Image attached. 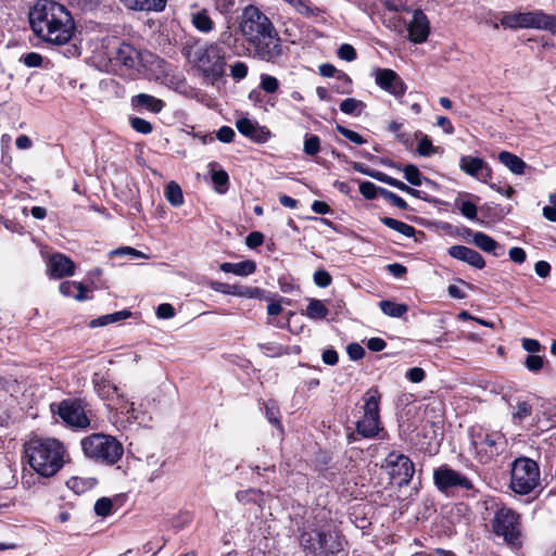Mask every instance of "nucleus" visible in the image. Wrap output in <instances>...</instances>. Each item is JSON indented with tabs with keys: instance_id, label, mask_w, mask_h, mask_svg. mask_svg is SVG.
Wrapping results in <instances>:
<instances>
[{
	"instance_id": "f257e3e1",
	"label": "nucleus",
	"mask_w": 556,
	"mask_h": 556,
	"mask_svg": "<svg viewBox=\"0 0 556 556\" xmlns=\"http://www.w3.org/2000/svg\"><path fill=\"white\" fill-rule=\"evenodd\" d=\"M239 29L254 59L277 64L285 54L282 40L270 18L256 5H247Z\"/></svg>"
},
{
	"instance_id": "f03ea898",
	"label": "nucleus",
	"mask_w": 556,
	"mask_h": 556,
	"mask_svg": "<svg viewBox=\"0 0 556 556\" xmlns=\"http://www.w3.org/2000/svg\"><path fill=\"white\" fill-rule=\"evenodd\" d=\"M28 22L35 36L50 46L68 43L76 31L71 11L54 0H37L29 9Z\"/></svg>"
},
{
	"instance_id": "7ed1b4c3",
	"label": "nucleus",
	"mask_w": 556,
	"mask_h": 556,
	"mask_svg": "<svg viewBox=\"0 0 556 556\" xmlns=\"http://www.w3.org/2000/svg\"><path fill=\"white\" fill-rule=\"evenodd\" d=\"M65 447L61 441L49 437L30 435L23 444V463L38 476H55L64 465Z\"/></svg>"
},
{
	"instance_id": "20e7f679",
	"label": "nucleus",
	"mask_w": 556,
	"mask_h": 556,
	"mask_svg": "<svg viewBox=\"0 0 556 556\" xmlns=\"http://www.w3.org/2000/svg\"><path fill=\"white\" fill-rule=\"evenodd\" d=\"M300 544L307 556H348V542L337 531H302Z\"/></svg>"
},
{
	"instance_id": "39448f33",
	"label": "nucleus",
	"mask_w": 556,
	"mask_h": 556,
	"mask_svg": "<svg viewBox=\"0 0 556 556\" xmlns=\"http://www.w3.org/2000/svg\"><path fill=\"white\" fill-rule=\"evenodd\" d=\"M470 447L473 458L481 465L494 462L505 450L506 440L497 431H491L481 425H473L468 429Z\"/></svg>"
},
{
	"instance_id": "423d86ee",
	"label": "nucleus",
	"mask_w": 556,
	"mask_h": 556,
	"mask_svg": "<svg viewBox=\"0 0 556 556\" xmlns=\"http://www.w3.org/2000/svg\"><path fill=\"white\" fill-rule=\"evenodd\" d=\"M80 445L87 458L106 466L117 464L124 455L123 444L115 437L102 432L83 438Z\"/></svg>"
},
{
	"instance_id": "0eeeda50",
	"label": "nucleus",
	"mask_w": 556,
	"mask_h": 556,
	"mask_svg": "<svg viewBox=\"0 0 556 556\" xmlns=\"http://www.w3.org/2000/svg\"><path fill=\"white\" fill-rule=\"evenodd\" d=\"M88 407L89 403L85 397L72 396L51 403L50 412L53 417L58 416L65 427L79 431L91 427Z\"/></svg>"
},
{
	"instance_id": "6e6552de",
	"label": "nucleus",
	"mask_w": 556,
	"mask_h": 556,
	"mask_svg": "<svg viewBox=\"0 0 556 556\" xmlns=\"http://www.w3.org/2000/svg\"><path fill=\"white\" fill-rule=\"evenodd\" d=\"M194 66L201 76L215 84L220 80L226 71V61L218 42H210L194 51Z\"/></svg>"
},
{
	"instance_id": "1a4fd4ad",
	"label": "nucleus",
	"mask_w": 556,
	"mask_h": 556,
	"mask_svg": "<svg viewBox=\"0 0 556 556\" xmlns=\"http://www.w3.org/2000/svg\"><path fill=\"white\" fill-rule=\"evenodd\" d=\"M539 464L527 456H519L510 464L509 488L519 495H528L540 485Z\"/></svg>"
},
{
	"instance_id": "9d476101",
	"label": "nucleus",
	"mask_w": 556,
	"mask_h": 556,
	"mask_svg": "<svg viewBox=\"0 0 556 556\" xmlns=\"http://www.w3.org/2000/svg\"><path fill=\"white\" fill-rule=\"evenodd\" d=\"M500 22L504 28H532L556 34V15L547 14L543 10L503 12Z\"/></svg>"
},
{
	"instance_id": "9b49d317",
	"label": "nucleus",
	"mask_w": 556,
	"mask_h": 556,
	"mask_svg": "<svg viewBox=\"0 0 556 556\" xmlns=\"http://www.w3.org/2000/svg\"><path fill=\"white\" fill-rule=\"evenodd\" d=\"M492 531L502 536L509 546L521 545V516L515 509L505 505L498 507L491 520Z\"/></svg>"
},
{
	"instance_id": "f8f14e48",
	"label": "nucleus",
	"mask_w": 556,
	"mask_h": 556,
	"mask_svg": "<svg viewBox=\"0 0 556 556\" xmlns=\"http://www.w3.org/2000/svg\"><path fill=\"white\" fill-rule=\"evenodd\" d=\"M104 48L105 55L113 66L135 70L141 64V51L125 40L113 38Z\"/></svg>"
},
{
	"instance_id": "ddd939ff",
	"label": "nucleus",
	"mask_w": 556,
	"mask_h": 556,
	"mask_svg": "<svg viewBox=\"0 0 556 556\" xmlns=\"http://www.w3.org/2000/svg\"><path fill=\"white\" fill-rule=\"evenodd\" d=\"M381 467L399 486L408 485L415 473V465L410 458L397 451L390 452Z\"/></svg>"
},
{
	"instance_id": "4468645a",
	"label": "nucleus",
	"mask_w": 556,
	"mask_h": 556,
	"mask_svg": "<svg viewBox=\"0 0 556 556\" xmlns=\"http://www.w3.org/2000/svg\"><path fill=\"white\" fill-rule=\"evenodd\" d=\"M433 482L442 493H448L456 489L465 491L475 489L472 481L466 475L453 469L447 464L441 465L433 470Z\"/></svg>"
},
{
	"instance_id": "2eb2a0df",
	"label": "nucleus",
	"mask_w": 556,
	"mask_h": 556,
	"mask_svg": "<svg viewBox=\"0 0 556 556\" xmlns=\"http://www.w3.org/2000/svg\"><path fill=\"white\" fill-rule=\"evenodd\" d=\"M376 84L395 98H402L407 89L400 75L391 68H377L375 72Z\"/></svg>"
},
{
	"instance_id": "dca6fc26",
	"label": "nucleus",
	"mask_w": 556,
	"mask_h": 556,
	"mask_svg": "<svg viewBox=\"0 0 556 556\" xmlns=\"http://www.w3.org/2000/svg\"><path fill=\"white\" fill-rule=\"evenodd\" d=\"M74 261L64 253L54 252L47 261V274L50 279H63L75 274Z\"/></svg>"
},
{
	"instance_id": "f3484780",
	"label": "nucleus",
	"mask_w": 556,
	"mask_h": 556,
	"mask_svg": "<svg viewBox=\"0 0 556 556\" xmlns=\"http://www.w3.org/2000/svg\"><path fill=\"white\" fill-rule=\"evenodd\" d=\"M460 169L471 177L478 178L484 184L492 179V168L481 157L463 155L459 160Z\"/></svg>"
},
{
	"instance_id": "a211bd4d",
	"label": "nucleus",
	"mask_w": 556,
	"mask_h": 556,
	"mask_svg": "<svg viewBox=\"0 0 556 556\" xmlns=\"http://www.w3.org/2000/svg\"><path fill=\"white\" fill-rule=\"evenodd\" d=\"M236 127L242 136L255 143H265L271 136L267 127L261 126L257 122L251 121L248 117L237 119Z\"/></svg>"
},
{
	"instance_id": "6ab92c4d",
	"label": "nucleus",
	"mask_w": 556,
	"mask_h": 556,
	"mask_svg": "<svg viewBox=\"0 0 556 556\" xmlns=\"http://www.w3.org/2000/svg\"><path fill=\"white\" fill-rule=\"evenodd\" d=\"M408 38L414 43L425 42L430 34V22L422 10L414 11L413 18L407 27Z\"/></svg>"
},
{
	"instance_id": "aec40b11",
	"label": "nucleus",
	"mask_w": 556,
	"mask_h": 556,
	"mask_svg": "<svg viewBox=\"0 0 556 556\" xmlns=\"http://www.w3.org/2000/svg\"><path fill=\"white\" fill-rule=\"evenodd\" d=\"M447 253L451 257L467 263L477 269H482L485 267V261L483 256L476 250L466 245H452L448 248Z\"/></svg>"
},
{
	"instance_id": "412c9836",
	"label": "nucleus",
	"mask_w": 556,
	"mask_h": 556,
	"mask_svg": "<svg viewBox=\"0 0 556 556\" xmlns=\"http://www.w3.org/2000/svg\"><path fill=\"white\" fill-rule=\"evenodd\" d=\"M93 390L103 401H113L119 397L118 388L108 377L94 372L91 378Z\"/></svg>"
},
{
	"instance_id": "4be33fe9",
	"label": "nucleus",
	"mask_w": 556,
	"mask_h": 556,
	"mask_svg": "<svg viewBox=\"0 0 556 556\" xmlns=\"http://www.w3.org/2000/svg\"><path fill=\"white\" fill-rule=\"evenodd\" d=\"M59 291L63 296L74 298L79 302L93 298L88 287L79 281L64 280L59 285Z\"/></svg>"
},
{
	"instance_id": "5701e85b",
	"label": "nucleus",
	"mask_w": 556,
	"mask_h": 556,
	"mask_svg": "<svg viewBox=\"0 0 556 556\" xmlns=\"http://www.w3.org/2000/svg\"><path fill=\"white\" fill-rule=\"evenodd\" d=\"M134 110L141 112L143 110L157 114L165 108V102L148 93H138L130 100Z\"/></svg>"
},
{
	"instance_id": "b1692460",
	"label": "nucleus",
	"mask_w": 556,
	"mask_h": 556,
	"mask_svg": "<svg viewBox=\"0 0 556 556\" xmlns=\"http://www.w3.org/2000/svg\"><path fill=\"white\" fill-rule=\"evenodd\" d=\"M472 243L483 252L491 253L496 257H500L505 253V249L502 244L481 231H476L473 233Z\"/></svg>"
},
{
	"instance_id": "393cba45",
	"label": "nucleus",
	"mask_w": 556,
	"mask_h": 556,
	"mask_svg": "<svg viewBox=\"0 0 556 556\" xmlns=\"http://www.w3.org/2000/svg\"><path fill=\"white\" fill-rule=\"evenodd\" d=\"M128 10L144 12H162L167 0H119Z\"/></svg>"
},
{
	"instance_id": "a878e982",
	"label": "nucleus",
	"mask_w": 556,
	"mask_h": 556,
	"mask_svg": "<svg viewBox=\"0 0 556 556\" xmlns=\"http://www.w3.org/2000/svg\"><path fill=\"white\" fill-rule=\"evenodd\" d=\"M364 415L380 418L381 393L377 387L369 388L364 396Z\"/></svg>"
},
{
	"instance_id": "bb28decb",
	"label": "nucleus",
	"mask_w": 556,
	"mask_h": 556,
	"mask_svg": "<svg viewBox=\"0 0 556 556\" xmlns=\"http://www.w3.org/2000/svg\"><path fill=\"white\" fill-rule=\"evenodd\" d=\"M380 418L364 415L362 419L356 422V433L361 438L372 439L380 432Z\"/></svg>"
},
{
	"instance_id": "cd10ccee",
	"label": "nucleus",
	"mask_w": 556,
	"mask_h": 556,
	"mask_svg": "<svg viewBox=\"0 0 556 556\" xmlns=\"http://www.w3.org/2000/svg\"><path fill=\"white\" fill-rule=\"evenodd\" d=\"M219 269L227 274H233L241 277L253 275L256 271V263L252 260H245L239 263H222Z\"/></svg>"
},
{
	"instance_id": "c85d7f7f",
	"label": "nucleus",
	"mask_w": 556,
	"mask_h": 556,
	"mask_svg": "<svg viewBox=\"0 0 556 556\" xmlns=\"http://www.w3.org/2000/svg\"><path fill=\"white\" fill-rule=\"evenodd\" d=\"M498 161L515 175L525 174V169L528 167L521 157L509 151H501L498 153Z\"/></svg>"
},
{
	"instance_id": "c756f323",
	"label": "nucleus",
	"mask_w": 556,
	"mask_h": 556,
	"mask_svg": "<svg viewBox=\"0 0 556 556\" xmlns=\"http://www.w3.org/2000/svg\"><path fill=\"white\" fill-rule=\"evenodd\" d=\"M191 23L198 31L203 34H208L215 28V22L210 16L207 9L192 13Z\"/></svg>"
},
{
	"instance_id": "7c9ffc66",
	"label": "nucleus",
	"mask_w": 556,
	"mask_h": 556,
	"mask_svg": "<svg viewBox=\"0 0 556 556\" xmlns=\"http://www.w3.org/2000/svg\"><path fill=\"white\" fill-rule=\"evenodd\" d=\"M397 169L404 173V178L413 186H421L422 181L427 184H434L431 179L425 177L419 168L414 164H407L405 166L394 165Z\"/></svg>"
},
{
	"instance_id": "2f4dec72",
	"label": "nucleus",
	"mask_w": 556,
	"mask_h": 556,
	"mask_svg": "<svg viewBox=\"0 0 556 556\" xmlns=\"http://www.w3.org/2000/svg\"><path fill=\"white\" fill-rule=\"evenodd\" d=\"M236 498L243 505L255 504L260 507L264 504V493L260 489L240 490L236 493Z\"/></svg>"
},
{
	"instance_id": "473e14b6",
	"label": "nucleus",
	"mask_w": 556,
	"mask_h": 556,
	"mask_svg": "<svg viewBox=\"0 0 556 556\" xmlns=\"http://www.w3.org/2000/svg\"><path fill=\"white\" fill-rule=\"evenodd\" d=\"M130 316H131V312L129 309H123V311H118V312H115L112 314H106V315L97 317L94 319H91L88 326L90 328L103 327L109 324H113V323H117V321L127 319Z\"/></svg>"
},
{
	"instance_id": "72a5a7b5",
	"label": "nucleus",
	"mask_w": 556,
	"mask_h": 556,
	"mask_svg": "<svg viewBox=\"0 0 556 556\" xmlns=\"http://www.w3.org/2000/svg\"><path fill=\"white\" fill-rule=\"evenodd\" d=\"M302 314L307 316L309 319L318 320L325 319L329 314V309L321 300L313 298L308 299L306 309Z\"/></svg>"
},
{
	"instance_id": "f704fd0d",
	"label": "nucleus",
	"mask_w": 556,
	"mask_h": 556,
	"mask_svg": "<svg viewBox=\"0 0 556 556\" xmlns=\"http://www.w3.org/2000/svg\"><path fill=\"white\" fill-rule=\"evenodd\" d=\"M379 307L384 315L394 318H401L408 312V305L404 303H396L391 300L380 301Z\"/></svg>"
},
{
	"instance_id": "c9c22d12",
	"label": "nucleus",
	"mask_w": 556,
	"mask_h": 556,
	"mask_svg": "<svg viewBox=\"0 0 556 556\" xmlns=\"http://www.w3.org/2000/svg\"><path fill=\"white\" fill-rule=\"evenodd\" d=\"M379 220L390 229H393L408 238L414 237L417 232L413 226L392 217L381 216L379 217Z\"/></svg>"
},
{
	"instance_id": "e433bc0d",
	"label": "nucleus",
	"mask_w": 556,
	"mask_h": 556,
	"mask_svg": "<svg viewBox=\"0 0 556 556\" xmlns=\"http://www.w3.org/2000/svg\"><path fill=\"white\" fill-rule=\"evenodd\" d=\"M212 182L217 193L224 194L229 189V175L225 169L214 170L212 169Z\"/></svg>"
},
{
	"instance_id": "4c0bfd02",
	"label": "nucleus",
	"mask_w": 556,
	"mask_h": 556,
	"mask_svg": "<svg viewBox=\"0 0 556 556\" xmlns=\"http://www.w3.org/2000/svg\"><path fill=\"white\" fill-rule=\"evenodd\" d=\"M165 198L173 206H180L184 203V194L176 181H170L165 188Z\"/></svg>"
},
{
	"instance_id": "58836bf2",
	"label": "nucleus",
	"mask_w": 556,
	"mask_h": 556,
	"mask_svg": "<svg viewBox=\"0 0 556 556\" xmlns=\"http://www.w3.org/2000/svg\"><path fill=\"white\" fill-rule=\"evenodd\" d=\"M415 137H420V140L417 146V153L421 156H430L432 154L438 153L439 147L432 144L431 139L424 135L420 130L416 131Z\"/></svg>"
},
{
	"instance_id": "ea45409f",
	"label": "nucleus",
	"mask_w": 556,
	"mask_h": 556,
	"mask_svg": "<svg viewBox=\"0 0 556 556\" xmlns=\"http://www.w3.org/2000/svg\"><path fill=\"white\" fill-rule=\"evenodd\" d=\"M365 106H366V104L363 101L357 100L355 98L344 99L340 103L341 112H343L344 114L354 115V116L361 115Z\"/></svg>"
},
{
	"instance_id": "a19ab883",
	"label": "nucleus",
	"mask_w": 556,
	"mask_h": 556,
	"mask_svg": "<svg viewBox=\"0 0 556 556\" xmlns=\"http://www.w3.org/2000/svg\"><path fill=\"white\" fill-rule=\"evenodd\" d=\"M515 408L516 410L513 413V422L515 425H521L533 412L532 405L527 401H518Z\"/></svg>"
},
{
	"instance_id": "79ce46f5",
	"label": "nucleus",
	"mask_w": 556,
	"mask_h": 556,
	"mask_svg": "<svg viewBox=\"0 0 556 556\" xmlns=\"http://www.w3.org/2000/svg\"><path fill=\"white\" fill-rule=\"evenodd\" d=\"M238 296L247 299H256L260 301H269L270 298L267 295V291L258 287L240 286Z\"/></svg>"
},
{
	"instance_id": "37998d69",
	"label": "nucleus",
	"mask_w": 556,
	"mask_h": 556,
	"mask_svg": "<svg viewBox=\"0 0 556 556\" xmlns=\"http://www.w3.org/2000/svg\"><path fill=\"white\" fill-rule=\"evenodd\" d=\"M387 192L386 188L378 187L371 181H362L359 184V193L366 199V200H374L378 195L382 197V193Z\"/></svg>"
},
{
	"instance_id": "c03bdc74",
	"label": "nucleus",
	"mask_w": 556,
	"mask_h": 556,
	"mask_svg": "<svg viewBox=\"0 0 556 556\" xmlns=\"http://www.w3.org/2000/svg\"><path fill=\"white\" fill-rule=\"evenodd\" d=\"M351 77L344 73L339 72L336 76V84L332 86V90L337 93L349 94L353 91Z\"/></svg>"
},
{
	"instance_id": "a18cd8bd",
	"label": "nucleus",
	"mask_w": 556,
	"mask_h": 556,
	"mask_svg": "<svg viewBox=\"0 0 556 556\" xmlns=\"http://www.w3.org/2000/svg\"><path fill=\"white\" fill-rule=\"evenodd\" d=\"M303 152L308 156H315L320 152V138L314 134L304 137Z\"/></svg>"
},
{
	"instance_id": "49530a36",
	"label": "nucleus",
	"mask_w": 556,
	"mask_h": 556,
	"mask_svg": "<svg viewBox=\"0 0 556 556\" xmlns=\"http://www.w3.org/2000/svg\"><path fill=\"white\" fill-rule=\"evenodd\" d=\"M208 286L215 292H219V293L227 294V295H237L238 296V292L240 291L241 285H239V283L230 285V283H226V282L212 280L208 283Z\"/></svg>"
},
{
	"instance_id": "de8ad7c7",
	"label": "nucleus",
	"mask_w": 556,
	"mask_h": 556,
	"mask_svg": "<svg viewBox=\"0 0 556 556\" xmlns=\"http://www.w3.org/2000/svg\"><path fill=\"white\" fill-rule=\"evenodd\" d=\"M131 128L142 135H149L153 131V125L144 118L134 116L129 118Z\"/></svg>"
},
{
	"instance_id": "09e8293b",
	"label": "nucleus",
	"mask_w": 556,
	"mask_h": 556,
	"mask_svg": "<svg viewBox=\"0 0 556 556\" xmlns=\"http://www.w3.org/2000/svg\"><path fill=\"white\" fill-rule=\"evenodd\" d=\"M113 502L109 497H101L94 504V513L99 517H108L112 514Z\"/></svg>"
},
{
	"instance_id": "8fccbe9b",
	"label": "nucleus",
	"mask_w": 556,
	"mask_h": 556,
	"mask_svg": "<svg viewBox=\"0 0 556 556\" xmlns=\"http://www.w3.org/2000/svg\"><path fill=\"white\" fill-rule=\"evenodd\" d=\"M260 87L266 93H275L279 89V81L275 76L262 74Z\"/></svg>"
},
{
	"instance_id": "3c124183",
	"label": "nucleus",
	"mask_w": 556,
	"mask_h": 556,
	"mask_svg": "<svg viewBox=\"0 0 556 556\" xmlns=\"http://www.w3.org/2000/svg\"><path fill=\"white\" fill-rule=\"evenodd\" d=\"M544 357L536 354L528 355L525 359L526 368L533 374L540 372L544 367Z\"/></svg>"
},
{
	"instance_id": "603ef678",
	"label": "nucleus",
	"mask_w": 556,
	"mask_h": 556,
	"mask_svg": "<svg viewBox=\"0 0 556 556\" xmlns=\"http://www.w3.org/2000/svg\"><path fill=\"white\" fill-rule=\"evenodd\" d=\"M336 130L355 144H363L366 140L358 132L351 130L343 125L337 124Z\"/></svg>"
},
{
	"instance_id": "864d4df0",
	"label": "nucleus",
	"mask_w": 556,
	"mask_h": 556,
	"mask_svg": "<svg viewBox=\"0 0 556 556\" xmlns=\"http://www.w3.org/2000/svg\"><path fill=\"white\" fill-rule=\"evenodd\" d=\"M399 190H401L402 192H405L416 199H420L422 201H426V202H432V198L426 193L425 191H421V190H418V189H415L406 184H404L403 181L400 182L399 185Z\"/></svg>"
},
{
	"instance_id": "5fc2aeb1",
	"label": "nucleus",
	"mask_w": 556,
	"mask_h": 556,
	"mask_svg": "<svg viewBox=\"0 0 556 556\" xmlns=\"http://www.w3.org/2000/svg\"><path fill=\"white\" fill-rule=\"evenodd\" d=\"M382 198L388 201L391 205L400 208V210H412L407 202L397 195L396 193L387 189V192L382 193Z\"/></svg>"
},
{
	"instance_id": "6e6d98bb",
	"label": "nucleus",
	"mask_w": 556,
	"mask_h": 556,
	"mask_svg": "<svg viewBox=\"0 0 556 556\" xmlns=\"http://www.w3.org/2000/svg\"><path fill=\"white\" fill-rule=\"evenodd\" d=\"M484 217L492 219H502L505 215L503 207L500 204H485L482 207Z\"/></svg>"
},
{
	"instance_id": "4d7b16f0",
	"label": "nucleus",
	"mask_w": 556,
	"mask_h": 556,
	"mask_svg": "<svg viewBox=\"0 0 556 556\" xmlns=\"http://www.w3.org/2000/svg\"><path fill=\"white\" fill-rule=\"evenodd\" d=\"M314 282L319 288H327L332 282L331 275L324 268L317 269L313 276Z\"/></svg>"
},
{
	"instance_id": "13d9d810",
	"label": "nucleus",
	"mask_w": 556,
	"mask_h": 556,
	"mask_svg": "<svg viewBox=\"0 0 556 556\" xmlns=\"http://www.w3.org/2000/svg\"><path fill=\"white\" fill-rule=\"evenodd\" d=\"M337 54L341 60H344L346 62H352L357 58V52L355 48L350 43H342L339 47Z\"/></svg>"
},
{
	"instance_id": "bf43d9fd",
	"label": "nucleus",
	"mask_w": 556,
	"mask_h": 556,
	"mask_svg": "<svg viewBox=\"0 0 556 556\" xmlns=\"http://www.w3.org/2000/svg\"><path fill=\"white\" fill-rule=\"evenodd\" d=\"M21 61L27 67H40L42 65L43 58L38 52H28L22 55Z\"/></svg>"
},
{
	"instance_id": "052dcab7",
	"label": "nucleus",
	"mask_w": 556,
	"mask_h": 556,
	"mask_svg": "<svg viewBox=\"0 0 556 556\" xmlns=\"http://www.w3.org/2000/svg\"><path fill=\"white\" fill-rule=\"evenodd\" d=\"M369 177H371L378 181L384 182V184H387L391 187H394L396 189L399 188V185L401 182V180L393 178V177L387 175L386 173L377 170V169H374L372 173H369Z\"/></svg>"
},
{
	"instance_id": "680f3d73",
	"label": "nucleus",
	"mask_w": 556,
	"mask_h": 556,
	"mask_svg": "<svg viewBox=\"0 0 556 556\" xmlns=\"http://www.w3.org/2000/svg\"><path fill=\"white\" fill-rule=\"evenodd\" d=\"M249 72L248 65L244 62L238 61L230 66V74L232 78L241 80L247 77Z\"/></svg>"
},
{
	"instance_id": "e2e57ef3",
	"label": "nucleus",
	"mask_w": 556,
	"mask_h": 556,
	"mask_svg": "<svg viewBox=\"0 0 556 556\" xmlns=\"http://www.w3.org/2000/svg\"><path fill=\"white\" fill-rule=\"evenodd\" d=\"M521 346L525 351L530 353V355L539 353L541 350L544 349L542 344L539 342V340L531 338H522Z\"/></svg>"
},
{
	"instance_id": "0e129e2a",
	"label": "nucleus",
	"mask_w": 556,
	"mask_h": 556,
	"mask_svg": "<svg viewBox=\"0 0 556 556\" xmlns=\"http://www.w3.org/2000/svg\"><path fill=\"white\" fill-rule=\"evenodd\" d=\"M346 353L352 361H359L366 354L365 349L356 342L350 343L346 346Z\"/></svg>"
},
{
	"instance_id": "69168bd1",
	"label": "nucleus",
	"mask_w": 556,
	"mask_h": 556,
	"mask_svg": "<svg viewBox=\"0 0 556 556\" xmlns=\"http://www.w3.org/2000/svg\"><path fill=\"white\" fill-rule=\"evenodd\" d=\"M236 137L235 130L229 126H222L217 132L216 138L224 143H230Z\"/></svg>"
},
{
	"instance_id": "338daca9",
	"label": "nucleus",
	"mask_w": 556,
	"mask_h": 556,
	"mask_svg": "<svg viewBox=\"0 0 556 556\" xmlns=\"http://www.w3.org/2000/svg\"><path fill=\"white\" fill-rule=\"evenodd\" d=\"M236 4V0H214L215 10L223 15H229Z\"/></svg>"
},
{
	"instance_id": "774afa93",
	"label": "nucleus",
	"mask_w": 556,
	"mask_h": 556,
	"mask_svg": "<svg viewBox=\"0 0 556 556\" xmlns=\"http://www.w3.org/2000/svg\"><path fill=\"white\" fill-rule=\"evenodd\" d=\"M460 213L468 219H475L477 217L478 208L477 205L471 201H464L459 206Z\"/></svg>"
}]
</instances>
